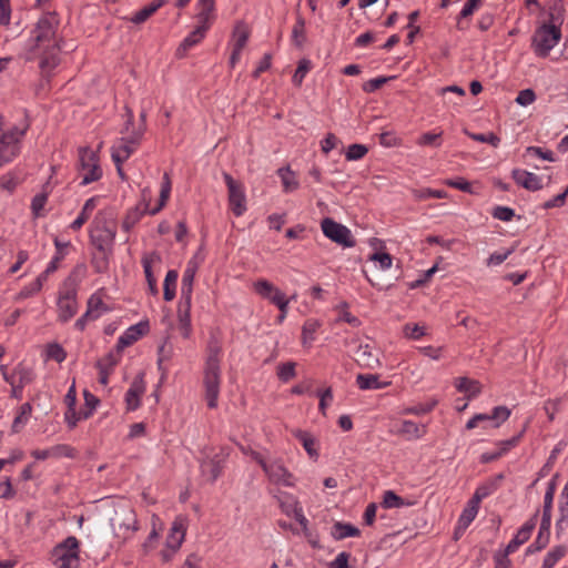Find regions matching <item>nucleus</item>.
Returning <instances> with one entry per match:
<instances>
[{
  "label": "nucleus",
  "instance_id": "nucleus-54",
  "mask_svg": "<svg viewBox=\"0 0 568 568\" xmlns=\"http://www.w3.org/2000/svg\"><path fill=\"white\" fill-rule=\"evenodd\" d=\"M367 153L368 148L366 145L354 143L347 148L345 152V159L347 161H358L363 159Z\"/></svg>",
  "mask_w": 568,
  "mask_h": 568
},
{
  "label": "nucleus",
  "instance_id": "nucleus-4",
  "mask_svg": "<svg viewBox=\"0 0 568 568\" xmlns=\"http://www.w3.org/2000/svg\"><path fill=\"white\" fill-rule=\"evenodd\" d=\"M78 284L69 276L59 292L58 298V320L61 323L69 322L78 313Z\"/></svg>",
  "mask_w": 568,
  "mask_h": 568
},
{
  "label": "nucleus",
  "instance_id": "nucleus-52",
  "mask_svg": "<svg viewBox=\"0 0 568 568\" xmlns=\"http://www.w3.org/2000/svg\"><path fill=\"white\" fill-rule=\"evenodd\" d=\"M564 12L565 9L562 0H554L549 8V24L558 23L560 26L564 20Z\"/></svg>",
  "mask_w": 568,
  "mask_h": 568
},
{
  "label": "nucleus",
  "instance_id": "nucleus-32",
  "mask_svg": "<svg viewBox=\"0 0 568 568\" xmlns=\"http://www.w3.org/2000/svg\"><path fill=\"white\" fill-rule=\"evenodd\" d=\"M87 310L93 315L92 320H98L103 313L110 312L111 307L103 302L100 292H95L88 298Z\"/></svg>",
  "mask_w": 568,
  "mask_h": 568
},
{
  "label": "nucleus",
  "instance_id": "nucleus-53",
  "mask_svg": "<svg viewBox=\"0 0 568 568\" xmlns=\"http://www.w3.org/2000/svg\"><path fill=\"white\" fill-rule=\"evenodd\" d=\"M525 176V180L520 181V186L528 191H539L542 189L541 179L532 172L519 173Z\"/></svg>",
  "mask_w": 568,
  "mask_h": 568
},
{
  "label": "nucleus",
  "instance_id": "nucleus-47",
  "mask_svg": "<svg viewBox=\"0 0 568 568\" xmlns=\"http://www.w3.org/2000/svg\"><path fill=\"white\" fill-rule=\"evenodd\" d=\"M403 334L408 339L418 341L426 335V326L415 323H406L403 326Z\"/></svg>",
  "mask_w": 568,
  "mask_h": 568
},
{
  "label": "nucleus",
  "instance_id": "nucleus-35",
  "mask_svg": "<svg viewBox=\"0 0 568 568\" xmlns=\"http://www.w3.org/2000/svg\"><path fill=\"white\" fill-rule=\"evenodd\" d=\"M455 386L458 392L466 393L468 399L476 397L481 392L479 382L468 377L457 378Z\"/></svg>",
  "mask_w": 568,
  "mask_h": 568
},
{
  "label": "nucleus",
  "instance_id": "nucleus-9",
  "mask_svg": "<svg viewBox=\"0 0 568 568\" xmlns=\"http://www.w3.org/2000/svg\"><path fill=\"white\" fill-rule=\"evenodd\" d=\"M28 126L12 128L0 136V168L11 162L20 153V142L24 136Z\"/></svg>",
  "mask_w": 568,
  "mask_h": 568
},
{
  "label": "nucleus",
  "instance_id": "nucleus-40",
  "mask_svg": "<svg viewBox=\"0 0 568 568\" xmlns=\"http://www.w3.org/2000/svg\"><path fill=\"white\" fill-rule=\"evenodd\" d=\"M484 0H468L462 11L457 17V29L465 30L467 29V24H465V19L470 17L476 9H478L483 4Z\"/></svg>",
  "mask_w": 568,
  "mask_h": 568
},
{
  "label": "nucleus",
  "instance_id": "nucleus-8",
  "mask_svg": "<svg viewBox=\"0 0 568 568\" xmlns=\"http://www.w3.org/2000/svg\"><path fill=\"white\" fill-rule=\"evenodd\" d=\"M79 170L82 178L80 185H88L102 178L99 156L89 148L79 149Z\"/></svg>",
  "mask_w": 568,
  "mask_h": 568
},
{
  "label": "nucleus",
  "instance_id": "nucleus-34",
  "mask_svg": "<svg viewBox=\"0 0 568 568\" xmlns=\"http://www.w3.org/2000/svg\"><path fill=\"white\" fill-rule=\"evenodd\" d=\"M332 537L335 540H342L347 537H358L361 530L348 523L336 521L332 527Z\"/></svg>",
  "mask_w": 568,
  "mask_h": 568
},
{
  "label": "nucleus",
  "instance_id": "nucleus-14",
  "mask_svg": "<svg viewBox=\"0 0 568 568\" xmlns=\"http://www.w3.org/2000/svg\"><path fill=\"white\" fill-rule=\"evenodd\" d=\"M538 515L539 510H536L535 514L518 529L517 534L505 548L506 555L513 554L529 540L531 532L536 527Z\"/></svg>",
  "mask_w": 568,
  "mask_h": 568
},
{
  "label": "nucleus",
  "instance_id": "nucleus-7",
  "mask_svg": "<svg viewBox=\"0 0 568 568\" xmlns=\"http://www.w3.org/2000/svg\"><path fill=\"white\" fill-rule=\"evenodd\" d=\"M79 554L80 542L74 536L67 537L52 550V556L55 558L58 568H79Z\"/></svg>",
  "mask_w": 568,
  "mask_h": 568
},
{
  "label": "nucleus",
  "instance_id": "nucleus-2",
  "mask_svg": "<svg viewBox=\"0 0 568 568\" xmlns=\"http://www.w3.org/2000/svg\"><path fill=\"white\" fill-rule=\"evenodd\" d=\"M115 236V220L105 211H99L94 216L89 231L91 245L99 253H113Z\"/></svg>",
  "mask_w": 568,
  "mask_h": 568
},
{
  "label": "nucleus",
  "instance_id": "nucleus-62",
  "mask_svg": "<svg viewBox=\"0 0 568 568\" xmlns=\"http://www.w3.org/2000/svg\"><path fill=\"white\" fill-rule=\"evenodd\" d=\"M438 404V400L436 398H430L425 403H419L415 405L414 407L408 409V413L414 415H424L429 412H432Z\"/></svg>",
  "mask_w": 568,
  "mask_h": 568
},
{
  "label": "nucleus",
  "instance_id": "nucleus-39",
  "mask_svg": "<svg viewBox=\"0 0 568 568\" xmlns=\"http://www.w3.org/2000/svg\"><path fill=\"white\" fill-rule=\"evenodd\" d=\"M294 436L300 440L311 458L318 457V452L315 448L316 442L310 433L298 429L294 432Z\"/></svg>",
  "mask_w": 568,
  "mask_h": 568
},
{
  "label": "nucleus",
  "instance_id": "nucleus-17",
  "mask_svg": "<svg viewBox=\"0 0 568 568\" xmlns=\"http://www.w3.org/2000/svg\"><path fill=\"white\" fill-rule=\"evenodd\" d=\"M187 519L183 516H178L172 523L170 532L166 537V547L176 552L185 538Z\"/></svg>",
  "mask_w": 568,
  "mask_h": 568
},
{
  "label": "nucleus",
  "instance_id": "nucleus-12",
  "mask_svg": "<svg viewBox=\"0 0 568 568\" xmlns=\"http://www.w3.org/2000/svg\"><path fill=\"white\" fill-rule=\"evenodd\" d=\"M321 229L327 239L343 247H353L356 245L351 230L331 217L322 220Z\"/></svg>",
  "mask_w": 568,
  "mask_h": 568
},
{
  "label": "nucleus",
  "instance_id": "nucleus-42",
  "mask_svg": "<svg viewBox=\"0 0 568 568\" xmlns=\"http://www.w3.org/2000/svg\"><path fill=\"white\" fill-rule=\"evenodd\" d=\"M233 48L242 49L246 45L250 38V30L243 22L236 23L233 30Z\"/></svg>",
  "mask_w": 568,
  "mask_h": 568
},
{
  "label": "nucleus",
  "instance_id": "nucleus-49",
  "mask_svg": "<svg viewBox=\"0 0 568 568\" xmlns=\"http://www.w3.org/2000/svg\"><path fill=\"white\" fill-rule=\"evenodd\" d=\"M203 471H209L211 475V481L214 483L222 474L223 464L217 457L210 459L209 462H204L201 464Z\"/></svg>",
  "mask_w": 568,
  "mask_h": 568
},
{
  "label": "nucleus",
  "instance_id": "nucleus-3",
  "mask_svg": "<svg viewBox=\"0 0 568 568\" xmlns=\"http://www.w3.org/2000/svg\"><path fill=\"white\" fill-rule=\"evenodd\" d=\"M561 39L559 26L544 23L539 27L531 39V48L537 57L546 58Z\"/></svg>",
  "mask_w": 568,
  "mask_h": 568
},
{
  "label": "nucleus",
  "instance_id": "nucleus-61",
  "mask_svg": "<svg viewBox=\"0 0 568 568\" xmlns=\"http://www.w3.org/2000/svg\"><path fill=\"white\" fill-rule=\"evenodd\" d=\"M549 540H550V537L538 532L535 541L526 548V555L528 556V555L541 551L542 549H545L547 547V545L549 544Z\"/></svg>",
  "mask_w": 568,
  "mask_h": 568
},
{
  "label": "nucleus",
  "instance_id": "nucleus-1",
  "mask_svg": "<svg viewBox=\"0 0 568 568\" xmlns=\"http://www.w3.org/2000/svg\"><path fill=\"white\" fill-rule=\"evenodd\" d=\"M172 189L171 179L168 172L163 174L162 183H161V191H160V197L159 203L155 207L149 209L150 206V197L151 192L149 189H144L142 191V202H140L135 207L128 211L125 217L122 222V229L125 232H130L134 225L142 219L144 214L155 215L158 214L166 204L170 193Z\"/></svg>",
  "mask_w": 568,
  "mask_h": 568
},
{
  "label": "nucleus",
  "instance_id": "nucleus-10",
  "mask_svg": "<svg viewBox=\"0 0 568 568\" xmlns=\"http://www.w3.org/2000/svg\"><path fill=\"white\" fill-rule=\"evenodd\" d=\"M223 179L227 186L230 210L235 216H242L247 210L245 187L242 182L233 179V176L227 172H223Z\"/></svg>",
  "mask_w": 568,
  "mask_h": 568
},
{
  "label": "nucleus",
  "instance_id": "nucleus-22",
  "mask_svg": "<svg viewBox=\"0 0 568 568\" xmlns=\"http://www.w3.org/2000/svg\"><path fill=\"white\" fill-rule=\"evenodd\" d=\"M504 474H497L493 478L488 479L486 483L479 485L473 497L470 499L474 500V504H479L480 501L494 494L500 486V483L504 480Z\"/></svg>",
  "mask_w": 568,
  "mask_h": 568
},
{
  "label": "nucleus",
  "instance_id": "nucleus-63",
  "mask_svg": "<svg viewBox=\"0 0 568 568\" xmlns=\"http://www.w3.org/2000/svg\"><path fill=\"white\" fill-rule=\"evenodd\" d=\"M491 215L494 219H497V220H500L504 222H509L514 219L515 211L508 206L497 205L494 207Z\"/></svg>",
  "mask_w": 568,
  "mask_h": 568
},
{
  "label": "nucleus",
  "instance_id": "nucleus-43",
  "mask_svg": "<svg viewBox=\"0 0 568 568\" xmlns=\"http://www.w3.org/2000/svg\"><path fill=\"white\" fill-rule=\"evenodd\" d=\"M199 12L196 19L199 22H211L215 8V0H197Z\"/></svg>",
  "mask_w": 568,
  "mask_h": 568
},
{
  "label": "nucleus",
  "instance_id": "nucleus-60",
  "mask_svg": "<svg viewBox=\"0 0 568 568\" xmlns=\"http://www.w3.org/2000/svg\"><path fill=\"white\" fill-rule=\"evenodd\" d=\"M295 374V363L293 362L283 363L277 367V376L284 383L291 381Z\"/></svg>",
  "mask_w": 568,
  "mask_h": 568
},
{
  "label": "nucleus",
  "instance_id": "nucleus-25",
  "mask_svg": "<svg viewBox=\"0 0 568 568\" xmlns=\"http://www.w3.org/2000/svg\"><path fill=\"white\" fill-rule=\"evenodd\" d=\"M357 363L365 368H375L379 365V359L373 348L366 345H359L355 352Z\"/></svg>",
  "mask_w": 568,
  "mask_h": 568
},
{
  "label": "nucleus",
  "instance_id": "nucleus-48",
  "mask_svg": "<svg viewBox=\"0 0 568 568\" xmlns=\"http://www.w3.org/2000/svg\"><path fill=\"white\" fill-rule=\"evenodd\" d=\"M409 505L400 496L395 494L393 490H386L383 495L382 506L386 509L388 508H400Z\"/></svg>",
  "mask_w": 568,
  "mask_h": 568
},
{
  "label": "nucleus",
  "instance_id": "nucleus-15",
  "mask_svg": "<svg viewBox=\"0 0 568 568\" xmlns=\"http://www.w3.org/2000/svg\"><path fill=\"white\" fill-rule=\"evenodd\" d=\"M150 329L148 321H141L135 325L130 326L125 332L118 338L115 349L118 353L134 344L139 338L145 335Z\"/></svg>",
  "mask_w": 568,
  "mask_h": 568
},
{
  "label": "nucleus",
  "instance_id": "nucleus-55",
  "mask_svg": "<svg viewBox=\"0 0 568 568\" xmlns=\"http://www.w3.org/2000/svg\"><path fill=\"white\" fill-rule=\"evenodd\" d=\"M52 458H74L77 450L68 444H58L50 447Z\"/></svg>",
  "mask_w": 568,
  "mask_h": 568
},
{
  "label": "nucleus",
  "instance_id": "nucleus-41",
  "mask_svg": "<svg viewBox=\"0 0 568 568\" xmlns=\"http://www.w3.org/2000/svg\"><path fill=\"white\" fill-rule=\"evenodd\" d=\"M54 247H55V254L52 257V260L49 262V271H57L59 267V263L65 257L67 252L65 248H68L71 243L70 242H61L57 236L53 240Z\"/></svg>",
  "mask_w": 568,
  "mask_h": 568
},
{
  "label": "nucleus",
  "instance_id": "nucleus-21",
  "mask_svg": "<svg viewBox=\"0 0 568 568\" xmlns=\"http://www.w3.org/2000/svg\"><path fill=\"white\" fill-rule=\"evenodd\" d=\"M204 365L221 366L222 341L216 333H211L207 345Z\"/></svg>",
  "mask_w": 568,
  "mask_h": 568
},
{
  "label": "nucleus",
  "instance_id": "nucleus-38",
  "mask_svg": "<svg viewBox=\"0 0 568 568\" xmlns=\"http://www.w3.org/2000/svg\"><path fill=\"white\" fill-rule=\"evenodd\" d=\"M32 414V406L30 403H24L20 406L19 413L12 422L11 430L12 433H19L24 425L28 423L30 416Z\"/></svg>",
  "mask_w": 568,
  "mask_h": 568
},
{
  "label": "nucleus",
  "instance_id": "nucleus-5",
  "mask_svg": "<svg viewBox=\"0 0 568 568\" xmlns=\"http://www.w3.org/2000/svg\"><path fill=\"white\" fill-rule=\"evenodd\" d=\"M59 26V18L55 12H47L44 13L37 22L36 27L31 31V41L33 44L31 49L34 50L40 48L41 45L57 41L55 32Z\"/></svg>",
  "mask_w": 568,
  "mask_h": 568
},
{
  "label": "nucleus",
  "instance_id": "nucleus-31",
  "mask_svg": "<svg viewBox=\"0 0 568 568\" xmlns=\"http://www.w3.org/2000/svg\"><path fill=\"white\" fill-rule=\"evenodd\" d=\"M48 48H51V50L44 51L40 59V62H39V67L42 70H52L60 62L59 54H58V51L60 50L59 42L54 41L53 43H50V45Z\"/></svg>",
  "mask_w": 568,
  "mask_h": 568
},
{
  "label": "nucleus",
  "instance_id": "nucleus-28",
  "mask_svg": "<svg viewBox=\"0 0 568 568\" xmlns=\"http://www.w3.org/2000/svg\"><path fill=\"white\" fill-rule=\"evenodd\" d=\"M99 201V196H92L88 199L84 205L81 209L78 217L70 224V229L73 231H79L84 223L90 219L91 213L97 207V203Z\"/></svg>",
  "mask_w": 568,
  "mask_h": 568
},
{
  "label": "nucleus",
  "instance_id": "nucleus-36",
  "mask_svg": "<svg viewBox=\"0 0 568 568\" xmlns=\"http://www.w3.org/2000/svg\"><path fill=\"white\" fill-rule=\"evenodd\" d=\"M398 433L406 436L407 439H418L425 435L426 428L425 426H419L413 420H404L402 422Z\"/></svg>",
  "mask_w": 568,
  "mask_h": 568
},
{
  "label": "nucleus",
  "instance_id": "nucleus-20",
  "mask_svg": "<svg viewBox=\"0 0 568 568\" xmlns=\"http://www.w3.org/2000/svg\"><path fill=\"white\" fill-rule=\"evenodd\" d=\"M211 22H199V26L184 38L178 48V55H183L189 49L196 45L205 37L206 31L210 29Z\"/></svg>",
  "mask_w": 568,
  "mask_h": 568
},
{
  "label": "nucleus",
  "instance_id": "nucleus-27",
  "mask_svg": "<svg viewBox=\"0 0 568 568\" xmlns=\"http://www.w3.org/2000/svg\"><path fill=\"white\" fill-rule=\"evenodd\" d=\"M356 385L359 389H383L390 385V382H381L377 374H358Z\"/></svg>",
  "mask_w": 568,
  "mask_h": 568
},
{
  "label": "nucleus",
  "instance_id": "nucleus-33",
  "mask_svg": "<svg viewBox=\"0 0 568 568\" xmlns=\"http://www.w3.org/2000/svg\"><path fill=\"white\" fill-rule=\"evenodd\" d=\"M478 510L479 504H474V500L469 499L458 518L457 530H466L476 518Z\"/></svg>",
  "mask_w": 568,
  "mask_h": 568
},
{
  "label": "nucleus",
  "instance_id": "nucleus-50",
  "mask_svg": "<svg viewBox=\"0 0 568 568\" xmlns=\"http://www.w3.org/2000/svg\"><path fill=\"white\" fill-rule=\"evenodd\" d=\"M311 67H312V63L308 59H301L298 61L297 69L295 70V72L292 77V82L295 87L302 85L305 75L311 70Z\"/></svg>",
  "mask_w": 568,
  "mask_h": 568
},
{
  "label": "nucleus",
  "instance_id": "nucleus-44",
  "mask_svg": "<svg viewBox=\"0 0 568 568\" xmlns=\"http://www.w3.org/2000/svg\"><path fill=\"white\" fill-rule=\"evenodd\" d=\"M567 548L562 545L554 547L544 558L540 568H554L555 565L566 555Z\"/></svg>",
  "mask_w": 568,
  "mask_h": 568
},
{
  "label": "nucleus",
  "instance_id": "nucleus-23",
  "mask_svg": "<svg viewBox=\"0 0 568 568\" xmlns=\"http://www.w3.org/2000/svg\"><path fill=\"white\" fill-rule=\"evenodd\" d=\"M144 393V384L142 377L135 378L130 388L125 393V403L128 410H135L140 407V397Z\"/></svg>",
  "mask_w": 568,
  "mask_h": 568
},
{
  "label": "nucleus",
  "instance_id": "nucleus-37",
  "mask_svg": "<svg viewBox=\"0 0 568 568\" xmlns=\"http://www.w3.org/2000/svg\"><path fill=\"white\" fill-rule=\"evenodd\" d=\"M178 277L179 273L176 270H170L165 275L163 283V298L166 302H170L175 297Z\"/></svg>",
  "mask_w": 568,
  "mask_h": 568
},
{
  "label": "nucleus",
  "instance_id": "nucleus-59",
  "mask_svg": "<svg viewBox=\"0 0 568 568\" xmlns=\"http://www.w3.org/2000/svg\"><path fill=\"white\" fill-rule=\"evenodd\" d=\"M562 399L560 397L554 399H547L544 403V410L547 414L548 420L554 422L556 414L560 410Z\"/></svg>",
  "mask_w": 568,
  "mask_h": 568
},
{
  "label": "nucleus",
  "instance_id": "nucleus-29",
  "mask_svg": "<svg viewBox=\"0 0 568 568\" xmlns=\"http://www.w3.org/2000/svg\"><path fill=\"white\" fill-rule=\"evenodd\" d=\"M276 174L280 176L283 185V191L285 193H291L296 191L300 187V182L296 178L294 171L291 170L290 165L280 168L276 171Z\"/></svg>",
  "mask_w": 568,
  "mask_h": 568
},
{
  "label": "nucleus",
  "instance_id": "nucleus-51",
  "mask_svg": "<svg viewBox=\"0 0 568 568\" xmlns=\"http://www.w3.org/2000/svg\"><path fill=\"white\" fill-rule=\"evenodd\" d=\"M320 322L314 318H308L305 321L303 327H302V338L303 343H311L315 339V333L320 327Z\"/></svg>",
  "mask_w": 568,
  "mask_h": 568
},
{
  "label": "nucleus",
  "instance_id": "nucleus-46",
  "mask_svg": "<svg viewBox=\"0 0 568 568\" xmlns=\"http://www.w3.org/2000/svg\"><path fill=\"white\" fill-rule=\"evenodd\" d=\"M292 40L294 44L298 48H302L306 37H305V20L302 16H297L296 22L292 30Z\"/></svg>",
  "mask_w": 568,
  "mask_h": 568
},
{
  "label": "nucleus",
  "instance_id": "nucleus-64",
  "mask_svg": "<svg viewBox=\"0 0 568 568\" xmlns=\"http://www.w3.org/2000/svg\"><path fill=\"white\" fill-rule=\"evenodd\" d=\"M19 183L20 180L13 172L7 173L0 178V189L9 192H13Z\"/></svg>",
  "mask_w": 568,
  "mask_h": 568
},
{
  "label": "nucleus",
  "instance_id": "nucleus-30",
  "mask_svg": "<svg viewBox=\"0 0 568 568\" xmlns=\"http://www.w3.org/2000/svg\"><path fill=\"white\" fill-rule=\"evenodd\" d=\"M168 3V0H154L148 6L143 7L141 10L136 11L132 18L131 22L135 24H141L145 22L152 14H154L160 8Z\"/></svg>",
  "mask_w": 568,
  "mask_h": 568
},
{
  "label": "nucleus",
  "instance_id": "nucleus-56",
  "mask_svg": "<svg viewBox=\"0 0 568 568\" xmlns=\"http://www.w3.org/2000/svg\"><path fill=\"white\" fill-rule=\"evenodd\" d=\"M395 79V77H378L363 83L362 89L366 93H373L381 89L384 84Z\"/></svg>",
  "mask_w": 568,
  "mask_h": 568
},
{
  "label": "nucleus",
  "instance_id": "nucleus-19",
  "mask_svg": "<svg viewBox=\"0 0 568 568\" xmlns=\"http://www.w3.org/2000/svg\"><path fill=\"white\" fill-rule=\"evenodd\" d=\"M142 266L148 282L149 291L152 295H158L159 288L156 278L153 275L152 265L161 262V256L156 252H151L142 257Z\"/></svg>",
  "mask_w": 568,
  "mask_h": 568
},
{
  "label": "nucleus",
  "instance_id": "nucleus-16",
  "mask_svg": "<svg viewBox=\"0 0 568 568\" xmlns=\"http://www.w3.org/2000/svg\"><path fill=\"white\" fill-rule=\"evenodd\" d=\"M267 475L268 479L276 484L285 487L294 486V476L293 474L283 465L281 460H274L270 463L264 470Z\"/></svg>",
  "mask_w": 568,
  "mask_h": 568
},
{
  "label": "nucleus",
  "instance_id": "nucleus-58",
  "mask_svg": "<svg viewBox=\"0 0 568 568\" xmlns=\"http://www.w3.org/2000/svg\"><path fill=\"white\" fill-rule=\"evenodd\" d=\"M470 139L481 143H488L494 148H497L500 144V138L493 132L488 133H469Z\"/></svg>",
  "mask_w": 568,
  "mask_h": 568
},
{
  "label": "nucleus",
  "instance_id": "nucleus-57",
  "mask_svg": "<svg viewBox=\"0 0 568 568\" xmlns=\"http://www.w3.org/2000/svg\"><path fill=\"white\" fill-rule=\"evenodd\" d=\"M253 287L255 293L265 300H268L275 288V286L270 281L264 278H260L254 282Z\"/></svg>",
  "mask_w": 568,
  "mask_h": 568
},
{
  "label": "nucleus",
  "instance_id": "nucleus-26",
  "mask_svg": "<svg viewBox=\"0 0 568 568\" xmlns=\"http://www.w3.org/2000/svg\"><path fill=\"white\" fill-rule=\"evenodd\" d=\"M196 273V266L189 262L185 271L183 272L181 282V300L192 301L193 282Z\"/></svg>",
  "mask_w": 568,
  "mask_h": 568
},
{
  "label": "nucleus",
  "instance_id": "nucleus-18",
  "mask_svg": "<svg viewBox=\"0 0 568 568\" xmlns=\"http://www.w3.org/2000/svg\"><path fill=\"white\" fill-rule=\"evenodd\" d=\"M191 305L192 301L181 298L178 305L179 331L184 338H189L192 334Z\"/></svg>",
  "mask_w": 568,
  "mask_h": 568
},
{
  "label": "nucleus",
  "instance_id": "nucleus-13",
  "mask_svg": "<svg viewBox=\"0 0 568 568\" xmlns=\"http://www.w3.org/2000/svg\"><path fill=\"white\" fill-rule=\"evenodd\" d=\"M143 138V128L134 129L131 133L122 136L118 144L111 149L113 162L123 163L138 149Z\"/></svg>",
  "mask_w": 568,
  "mask_h": 568
},
{
  "label": "nucleus",
  "instance_id": "nucleus-24",
  "mask_svg": "<svg viewBox=\"0 0 568 568\" xmlns=\"http://www.w3.org/2000/svg\"><path fill=\"white\" fill-rule=\"evenodd\" d=\"M511 410L507 406H496L491 414H476V419L480 422H493V427L498 428L510 417Z\"/></svg>",
  "mask_w": 568,
  "mask_h": 568
},
{
  "label": "nucleus",
  "instance_id": "nucleus-11",
  "mask_svg": "<svg viewBox=\"0 0 568 568\" xmlns=\"http://www.w3.org/2000/svg\"><path fill=\"white\" fill-rule=\"evenodd\" d=\"M221 366L204 365L203 386L205 390V400L207 407L211 409L217 407L221 387Z\"/></svg>",
  "mask_w": 568,
  "mask_h": 568
},
{
  "label": "nucleus",
  "instance_id": "nucleus-6",
  "mask_svg": "<svg viewBox=\"0 0 568 568\" xmlns=\"http://www.w3.org/2000/svg\"><path fill=\"white\" fill-rule=\"evenodd\" d=\"M111 527L116 538L123 541L130 539L139 529L134 509L131 506L119 507L111 518Z\"/></svg>",
  "mask_w": 568,
  "mask_h": 568
},
{
  "label": "nucleus",
  "instance_id": "nucleus-45",
  "mask_svg": "<svg viewBox=\"0 0 568 568\" xmlns=\"http://www.w3.org/2000/svg\"><path fill=\"white\" fill-rule=\"evenodd\" d=\"M113 253H94L91 258V264L94 272L98 274L105 273L109 270L110 257Z\"/></svg>",
  "mask_w": 568,
  "mask_h": 568
}]
</instances>
